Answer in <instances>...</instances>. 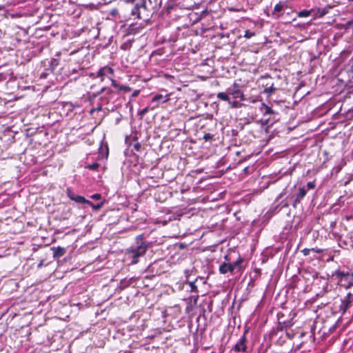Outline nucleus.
Listing matches in <instances>:
<instances>
[{"label": "nucleus", "mask_w": 353, "mask_h": 353, "mask_svg": "<svg viewBox=\"0 0 353 353\" xmlns=\"http://www.w3.org/2000/svg\"><path fill=\"white\" fill-rule=\"evenodd\" d=\"M99 150V153L96 154L95 158H97V160L107 159L108 157V145H105V148L101 146Z\"/></svg>", "instance_id": "nucleus-19"}, {"label": "nucleus", "mask_w": 353, "mask_h": 353, "mask_svg": "<svg viewBox=\"0 0 353 353\" xmlns=\"http://www.w3.org/2000/svg\"><path fill=\"white\" fill-rule=\"evenodd\" d=\"M101 92H106V93H110V92H112V90L110 88H103L101 90Z\"/></svg>", "instance_id": "nucleus-41"}, {"label": "nucleus", "mask_w": 353, "mask_h": 353, "mask_svg": "<svg viewBox=\"0 0 353 353\" xmlns=\"http://www.w3.org/2000/svg\"><path fill=\"white\" fill-rule=\"evenodd\" d=\"M132 278H131L128 280L126 279L121 280L120 282V287L123 289L127 288L132 283Z\"/></svg>", "instance_id": "nucleus-26"}, {"label": "nucleus", "mask_w": 353, "mask_h": 353, "mask_svg": "<svg viewBox=\"0 0 353 353\" xmlns=\"http://www.w3.org/2000/svg\"><path fill=\"white\" fill-rule=\"evenodd\" d=\"M96 154H90L88 155L85 161V168L90 170H97L99 167V163L97 162L90 163V160L95 159Z\"/></svg>", "instance_id": "nucleus-15"}, {"label": "nucleus", "mask_w": 353, "mask_h": 353, "mask_svg": "<svg viewBox=\"0 0 353 353\" xmlns=\"http://www.w3.org/2000/svg\"><path fill=\"white\" fill-rule=\"evenodd\" d=\"M281 323L288 330L293 326L294 322L293 321V319H290L288 320L281 321Z\"/></svg>", "instance_id": "nucleus-24"}, {"label": "nucleus", "mask_w": 353, "mask_h": 353, "mask_svg": "<svg viewBox=\"0 0 353 353\" xmlns=\"http://www.w3.org/2000/svg\"><path fill=\"white\" fill-rule=\"evenodd\" d=\"M312 250H314V248H312V249L304 248L303 250H302L301 252L303 254L304 256H307L310 254V253Z\"/></svg>", "instance_id": "nucleus-35"}, {"label": "nucleus", "mask_w": 353, "mask_h": 353, "mask_svg": "<svg viewBox=\"0 0 353 353\" xmlns=\"http://www.w3.org/2000/svg\"><path fill=\"white\" fill-rule=\"evenodd\" d=\"M112 82V85L116 88L119 89L120 85L117 84L116 81L114 79V77H112V79H109Z\"/></svg>", "instance_id": "nucleus-37"}, {"label": "nucleus", "mask_w": 353, "mask_h": 353, "mask_svg": "<svg viewBox=\"0 0 353 353\" xmlns=\"http://www.w3.org/2000/svg\"><path fill=\"white\" fill-rule=\"evenodd\" d=\"M170 94L163 95L161 94H156L154 95L150 102V108L151 110L157 109L160 104L165 103L170 99Z\"/></svg>", "instance_id": "nucleus-9"}, {"label": "nucleus", "mask_w": 353, "mask_h": 353, "mask_svg": "<svg viewBox=\"0 0 353 353\" xmlns=\"http://www.w3.org/2000/svg\"><path fill=\"white\" fill-rule=\"evenodd\" d=\"M214 134L205 133L204 134L203 139L205 140V142H211L214 140Z\"/></svg>", "instance_id": "nucleus-27"}, {"label": "nucleus", "mask_w": 353, "mask_h": 353, "mask_svg": "<svg viewBox=\"0 0 353 353\" xmlns=\"http://www.w3.org/2000/svg\"><path fill=\"white\" fill-rule=\"evenodd\" d=\"M139 92H140V90H134V91L133 92V93H132V96L133 97H135L138 96V94H139Z\"/></svg>", "instance_id": "nucleus-42"}, {"label": "nucleus", "mask_w": 353, "mask_h": 353, "mask_svg": "<svg viewBox=\"0 0 353 353\" xmlns=\"http://www.w3.org/2000/svg\"><path fill=\"white\" fill-rule=\"evenodd\" d=\"M275 90L276 88L274 87V83H272L268 88L264 89V92L268 95H271L275 91Z\"/></svg>", "instance_id": "nucleus-29"}, {"label": "nucleus", "mask_w": 353, "mask_h": 353, "mask_svg": "<svg viewBox=\"0 0 353 353\" xmlns=\"http://www.w3.org/2000/svg\"><path fill=\"white\" fill-rule=\"evenodd\" d=\"M341 285L345 288L353 286V276H352V270L344 272L336 270L334 274Z\"/></svg>", "instance_id": "nucleus-5"}, {"label": "nucleus", "mask_w": 353, "mask_h": 353, "mask_svg": "<svg viewBox=\"0 0 353 353\" xmlns=\"http://www.w3.org/2000/svg\"><path fill=\"white\" fill-rule=\"evenodd\" d=\"M228 91L230 97L231 101V108L239 109L245 105L244 101H248L250 103H255L257 101L256 99H250L245 97L243 90V86L237 82H234L229 88Z\"/></svg>", "instance_id": "nucleus-2"}, {"label": "nucleus", "mask_w": 353, "mask_h": 353, "mask_svg": "<svg viewBox=\"0 0 353 353\" xmlns=\"http://www.w3.org/2000/svg\"><path fill=\"white\" fill-rule=\"evenodd\" d=\"M110 17L114 19L119 17V11L117 8H113L109 12L108 18H110Z\"/></svg>", "instance_id": "nucleus-30"}, {"label": "nucleus", "mask_w": 353, "mask_h": 353, "mask_svg": "<svg viewBox=\"0 0 353 353\" xmlns=\"http://www.w3.org/2000/svg\"><path fill=\"white\" fill-rule=\"evenodd\" d=\"M351 299L352 293L349 292L344 298L341 299L339 310L342 314H345L346 311L352 306L353 303Z\"/></svg>", "instance_id": "nucleus-11"}, {"label": "nucleus", "mask_w": 353, "mask_h": 353, "mask_svg": "<svg viewBox=\"0 0 353 353\" xmlns=\"http://www.w3.org/2000/svg\"><path fill=\"white\" fill-rule=\"evenodd\" d=\"M57 64H58V61H57V60H56V59H53L52 60V65H57Z\"/></svg>", "instance_id": "nucleus-44"}, {"label": "nucleus", "mask_w": 353, "mask_h": 353, "mask_svg": "<svg viewBox=\"0 0 353 353\" xmlns=\"http://www.w3.org/2000/svg\"><path fill=\"white\" fill-rule=\"evenodd\" d=\"M255 35L254 32H252L249 30L245 31L244 37L246 39H250Z\"/></svg>", "instance_id": "nucleus-33"}, {"label": "nucleus", "mask_w": 353, "mask_h": 353, "mask_svg": "<svg viewBox=\"0 0 353 353\" xmlns=\"http://www.w3.org/2000/svg\"><path fill=\"white\" fill-rule=\"evenodd\" d=\"M53 250V257L59 258L65 254V249L61 247H53L51 248Z\"/></svg>", "instance_id": "nucleus-20"}, {"label": "nucleus", "mask_w": 353, "mask_h": 353, "mask_svg": "<svg viewBox=\"0 0 353 353\" xmlns=\"http://www.w3.org/2000/svg\"><path fill=\"white\" fill-rule=\"evenodd\" d=\"M286 336L290 339L292 338V336H291L288 332H286Z\"/></svg>", "instance_id": "nucleus-47"}, {"label": "nucleus", "mask_w": 353, "mask_h": 353, "mask_svg": "<svg viewBox=\"0 0 353 353\" xmlns=\"http://www.w3.org/2000/svg\"><path fill=\"white\" fill-rule=\"evenodd\" d=\"M326 13H327V12L325 11V9H323V10L321 12V13L319 14V17H323V16H324Z\"/></svg>", "instance_id": "nucleus-43"}, {"label": "nucleus", "mask_w": 353, "mask_h": 353, "mask_svg": "<svg viewBox=\"0 0 353 353\" xmlns=\"http://www.w3.org/2000/svg\"><path fill=\"white\" fill-rule=\"evenodd\" d=\"M96 77H100L101 81L105 77L112 79V77H114V70L108 65H105L97 71Z\"/></svg>", "instance_id": "nucleus-12"}, {"label": "nucleus", "mask_w": 353, "mask_h": 353, "mask_svg": "<svg viewBox=\"0 0 353 353\" xmlns=\"http://www.w3.org/2000/svg\"><path fill=\"white\" fill-rule=\"evenodd\" d=\"M352 52V48L351 47H349L348 48L343 50L341 52V57L342 58H347V57H349L350 55Z\"/></svg>", "instance_id": "nucleus-28"}, {"label": "nucleus", "mask_w": 353, "mask_h": 353, "mask_svg": "<svg viewBox=\"0 0 353 353\" xmlns=\"http://www.w3.org/2000/svg\"><path fill=\"white\" fill-rule=\"evenodd\" d=\"M127 2H136L131 10V15L137 19H142V12L147 10L145 0H126Z\"/></svg>", "instance_id": "nucleus-6"}, {"label": "nucleus", "mask_w": 353, "mask_h": 353, "mask_svg": "<svg viewBox=\"0 0 353 353\" xmlns=\"http://www.w3.org/2000/svg\"><path fill=\"white\" fill-rule=\"evenodd\" d=\"M352 276H353V270L352 271Z\"/></svg>", "instance_id": "nucleus-54"}, {"label": "nucleus", "mask_w": 353, "mask_h": 353, "mask_svg": "<svg viewBox=\"0 0 353 353\" xmlns=\"http://www.w3.org/2000/svg\"><path fill=\"white\" fill-rule=\"evenodd\" d=\"M211 353H216L215 352H212Z\"/></svg>", "instance_id": "nucleus-55"}, {"label": "nucleus", "mask_w": 353, "mask_h": 353, "mask_svg": "<svg viewBox=\"0 0 353 353\" xmlns=\"http://www.w3.org/2000/svg\"><path fill=\"white\" fill-rule=\"evenodd\" d=\"M244 259L239 256L234 262L231 263L234 272H241L243 270L242 263Z\"/></svg>", "instance_id": "nucleus-16"}, {"label": "nucleus", "mask_w": 353, "mask_h": 353, "mask_svg": "<svg viewBox=\"0 0 353 353\" xmlns=\"http://www.w3.org/2000/svg\"><path fill=\"white\" fill-rule=\"evenodd\" d=\"M41 77H45V74H41Z\"/></svg>", "instance_id": "nucleus-52"}, {"label": "nucleus", "mask_w": 353, "mask_h": 353, "mask_svg": "<svg viewBox=\"0 0 353 353\" xmlns=\"http://www.w3.org/2000/svg\"><path fill=\"white\" fill-rule=\"evenodd\" d=\"M174 307L176 308V309L179 308V305H175Z\"/></svg>", "instance_id": "nucleus-49"}, {"label": "nucleus", "mask_w": 353, "mask_h": 353, "mask_svg": "<svg viewBox=\"0 0 353 353\" xmlns=\"http://www.w3.org/2000/svg\"><path fill=\"white\" fill-rule=\"evenodd\" d=\"M288 8V6L285 2L279 1L278 3H276L274 6L273 12H272V17L274 19H279L281 14V12L286 9Z\"/></svg>", "instance_id": "nucleus-14"}, {"label": "nucleus", "mask_w": 353, "mask_h": 353, "mask_svg": "<svg viewBox=\"0 0 353 353\" xmlns=\"http://www.w3.org/2000/svg\"><path fill=\"white\" fill-rule=\"evenodd\" d=\"M72 201H74L77 203H88L89 202L88 200L85 199V197L80 196V195H75L74 198H72Z\"/></svg>", "instance_id": "nucleus-22"}, {"label": "nucleus", "mask_w": 353, "mask_h": 353, "mask_svg": "<svg viewBox=\"0 0 353 353\" xmlns=\"http://www.w3.org/2000/svg\"><path fill=\"white\" fill-rule=\"evenodd\" d=\"M150 110H151V108H150V104H149L148 106H146L141 110H139V114L142 117V116L145 115Z\"/></svg>", "instance_id": "nucleus-34"}, {"label": "nucleus", "mask_w": 353, "mask_h": 353, "mask_svg": "<svg viewBox=\"0 0 353 353\" xmlns=\"http://www.w3.org/2000/svg\"><path fill=\"white\" fill-rule=\"evenodd\" d=\"M286 194V188L277 196L274 202L272 203L270 208L269 212L272 214H275L281 211L283 208H288L290 206V201L292 200L290 196H286L282 199Z\"/></svg>", "instance_id": "nucleus-3"}, {"label": "nucleus", "mask_w": 353, "mask_h": 353, "mask_svg": "<svg viewBox=\"0 0 353 353\" xmlns=\"http://www.w3.org/2000/svg\"><path fill=\"white\" fill-rule=\"evenodd\" d=\"M90 77H94V74H91Z\"/></svg>", "instance_id": "nucleus-51"}, {"label": "nucleus", "mask_w": 353, "mask_h": 353, "mask_svg": "<svg viewBox=\"0 0 353 353\" xmlns=\"http://www.w3.org/2000/svg\"><path fill=\"white\" fill-rule=\"evenodd\" d=\"M216 97L218 99L221 101L227 102L229 105V107L231 108V99L228 90H226V92H218L216 94Z\"/></svg>", "instance_id": "nucleus-17"}, {"label": "nucleus", "mask_w": 353, "mask_h": 353, "mask_svg": "<svg viewBox=\"0 0 353 353\" xmlns=\"http://www.w3.org/2000/svg\"><path fill=\"white\" fill-rule=\"evenodd\" d=\"M41 77H45V74H41Z\"/></svg>", "instance_id": "nucleus-53"}, {"label": "nucleus", "mask_w": 353, "mask_h": 353, "mask_svg": "<svg viewBox=\"0 0 353 353\" xmlns=\"http://www.w3.org/2000/svg\"><path fill=\"white\" fill-rule=\"evenodd\" d=\"M312 10H302L297 13L299 17H307L311 15Z\"/></svg>", "instance_id": "nucleus-23"}, {"label": "nucleus", "mask_w": 353, "mask_h": 353, "mask_svg": "<svg viewBox=\"0 0 353 353\" xmlns=\"http://www.w3.org/2000/svg\"><path fill=\"white\" fill-rule=\"evenodd\" d=\"M139 28L140 27H136L134 24L132 23L130 25L128 28V32L130 34H135L138 32H139Z\"/></svg>", "instance_id": "nucleus-25"}, {"label": "nucleus", "mask_w": 353, "mask_h": 353, "mask_svg": "<svg viewBox=\"0 0 353 353\" xmlns=\"http://www.w3.org/2000/svg\"><path fill=\"white\" fill-rule=\"evenodd\" d=\"M141 148V145L140 143H137L134 145V148L137 150V151H139L140 150V148Z\"/></svg>", "instance_id": "nucleus-40"}, {"label": "nucleus", "mask_w": 353, "mask_h": 353, "mask_svg": "<svg viewBox=\"0 0 353 353\" xmlns=\"http://www.w3.org/2000/svg\"><path fill=\"white\" fill-rule=\"evenodd\" d=\"M91 197L93 199L99 200L101 198V195L100 194L97 193V194H94L93 195H92Z\"/></svg>", "instance_id": "nucleus-39"}, {"label": "nucleus", "mask_w": 353, "mask_h": 353, "mask_svg": "<svg viewBox=\"0 0 353 353\" xmlns=\"http://www.w3.org/2000/svg\"><path fill=\"white\" fill-rule=\"evenodd\" d=\"M260 111L261 112L263 118L261 119L266 125H272V122L270 121L271 117L273 116L274 119V115L277 114V113L272 109V108L267 105L265 103H262Z\"/></svg>", "instance_id": "nucleus-8"}, {"label": "nucleus", "mask_w": 353, "mask_h": 353, "mask_svg": "<svg viewBox=\"0 0 353 353\" xmlns=\"http://www.w3.org/2000/svg\"><path fill=\"white\" fill-rule=\"evenodd\" d=\"M2 80H3V74H0V81H2Z\"/></svg>", "instance_id": "nucleus-48"}, {"label": "nucleus", "mask_w": 353, "mask_h": 353, "mask_svg": "<svg viewBox=\"0 0 353 353\" xmlns=\"http://www.w3.org/2000/svg\"><path fill=\"white\" fill-rule=\"evenodd\" d=\"M185 276L187 280L189 278V270L185 271ZM186 284L188 285L189 288L187 291L194 293L195 294H199L200 292V288L202 286H204L206 283L205 279L202 276H197L194 281H187Z\"/></svg>", "instance_id": "nucleus-4"}, {"label": "nucleus", "mask_w": 353, "mask_h": 353, "mask_svg": "<svg viewBox=\"0 0 353 353\" xmlns=\"http://www.w3.org/2000/svg\"><path fill=\"white\" fill-rule=\"evenodd\" d=\"M305 187L306 188L307 191L308 190H314L316 188L315 181L307 182Z\"/></svg>", "instance_id": "nucleus-32"}, {"label": "nucleus", "mask_w": 353, "mask_h": 353, "mask_svg": "<svg viewBox=\"0 0 353 353\" xmlns=\"http://www.w3.org/2000/svg\"><path fill=\"white\" fill-rule=\"evenodd\" d=\"M313 252H315L316 253H320L321 252V250L319 249H317V248H314V250H312Z\"/></svg>", "instance_id": "nucleus-45"}, {"label": "nucleus", "mask_w": 353, "mask_h": 353, "mask_svg": "<svg viewBox=\"0 0 353 353\" xmlns=\"http://www.w3.org/2000/svg\"><path fill=\"white\" fill-rule=\"evenodd\" d=\"M67 195L72 200V198H74L75 194L72 192L70 188H67Z\"/></svg>", "instance_id": "nucleus-38"}, {"label": "nucleus", "mask_w": 353, "mask_h": 353, "mask_svg": "<svg viewBox=\"0 0 353 353\" xmlns=\"http://www.w3.org/2000/svg\"><path fill=\"white\" fill-rule=\"evenodd\" d=\"M219 272L221 274L234 273L231 263H223L220 265Z\"/></svg>", "instance_id": "nucleus-18"}, {"label": "nucleus", "mask_w": 353, "mask_h": 353, "mask_svg": "<svg viewBox=\"0 0 353 353\" xmlns=\"http://www.w3.org/2000/svg\"><path fill=\"white\" fill-rule=\"evenodd\" d=\"M207 13H208V10H205L202 11L201 14H202V15H204V14H207Z\"/></svg>", "instance_id": "nucleus-46"}, {"label": "nucleus", "mask_w": 353, "mask_h": 353, "mask_svg": "<svg viewBox=\"0 0 353 353\" xmlns=\"http://www.w3.org/2000/svg\"><path fill=\"white\" fill-rule=\"evenodd\" d=\"M88 204H89L94 210H99L103 205V202H101V203H97V204H94L93 203H92L90 201H89V202H88Z\"/></svg>", "instance_id": "nucleus-31"}, {"label": "nucleus", "mask_w": 353, "mask_h": 353, "mask_svg": "<svg viewBox=\"0 0 353 353\" xmlns=\"http://www.w3.org/2000/svg\"><path fill=\"white\" fill-rule=\"evenodd\" d=\"M136 244V246L131 247L125 251L126 260L132 265L138 263L139 258L143 256L152 245L151 242L143 240L142 234L137 236Z\"/></svg>", "instance_id": "nucleus-1"}, {"label": "nucleus", "mask_w": 353, "mask_h": 353, "mask_svg": "<svg viewBox=\"0 0 353 353\" xmlns=\"http://www.w3.org/2000/svg\"><path fill=\"white\" fill-rule=\"evenodd\" d=\"M283 316V314H282L281 312H279L277 314V317H278V325L276 326V330L277 331H284V330H287V329L283 326V325L281 323V317Z\"/></svg>", "instance_id": "nucleus-21"}, {"label": "nucleus", "mask_w": 353, "mask_h": 353, "mask_svg": "<svg viewBox=\"0 0 353 353\" xmlns=\"http://www.w3.org/2000/svg\"><path fill=\"white\" fill-rule=\"evenodd\" d=\"M119 90H123L125 92H128V91L131 90V88L129 86L121 85L119 86Z\"/></svg>", "instance_id": "nucleus-36"}, {"label": "nucleus", "mask_w": 353, "mask_h": 353, "mask_svg": "<svg viewBox=\"0 0 353 353\" xmlns=\"http://www.w3.org/2000/svg\"><path fill=\"white\" fill-rule=\"evenodd\" d=\"M352 299V301L353 303V294H352V299Z\"/></svg>", "instance_id": "nucleus-50"}, {"label": "nucleus", "mask_w": 353, "mask_h": 353, "mask_svg": "<svg viewBox=\"0 0 353 353\" xmlns=\"http://www.w3.org/2000/svg\"><path fill=\"white\" fill-rule=\"evenodd\" d=\"M199 297V294H194L184 299L186 302L185 312L187 314H190L196 306Z\"/></svg>", "instance_id": "nucleus-13"}, {"label": "nucleus", "mask_w": 353, "mask_h": 353, "mask_svg": "<svg viewBox=\"0 0 353 353\" xmlns=\"http://www.w3.org/2000/svg\"><path fill=\"white\" fill-rule=\"evenodd\" d=\"M307 194V189L305 186L299 187L296 194L291 196L292 205L294 208H296L297 205L301 203L303 198Z\"/></svg>", "instance_id": "nucleus-10"}, {"label": "nucleus", "mask_w": 353, "mask_h": 353, "mask_svg": "<svg viewBox=\"0 0 353 353\" xmlns=\"http://www.w3.org/2000/svg\"><path fill=\"white\" fill-rule=\"evenodd\" d=\"M247 333L248 330H245L243 334L240 336V338L237 340L231 351H233L236 353H245L248 352V339H247Z\"/></svg>", "instance_id": "nucleus-7"}]
</instances>
